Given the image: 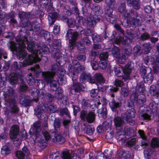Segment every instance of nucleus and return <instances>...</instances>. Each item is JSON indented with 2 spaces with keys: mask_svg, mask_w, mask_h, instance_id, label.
Listing matches in <instances>:
<instances>
[{
  "mask_svg": "<svg viewBox=\"0 0 159 159\" xmlns=\"http://www.w3.org/2000/svg\"><path fill=\"white\" fill-rule=\"evenodd\" d=\"M150 93L151 95L153 96L152 101L150 102L149 105V109H146L143 110V111L139 114L140 118L145 121L150 120V117L152 115L154 117L157 115L159 118V113H158L159 103V91L157 89L156 86L152 85L150 88Z\"/></svg>",
  "mask_w": 159,
  "mask_h": 159,
  "instance_id": "f257e3e1",
  "label": "nucleus"
},
{
  "mask_svg": "<svg viewBox=\"0 0 159 159\" xmlns=\"http://www.w3.org/2000/svg\"><path fill=\"white\" fill-rule=\"evenodd\" d=\"M41 131L40 123L39 121H37L33 124V126H31L29 134L31 136L34 135L36 141L41 144L40 146H42L44 147V148L46 147L48 144L46 141H48L51 137L48 131L43 132L42 134L44 137V139L41 134Z\"/></svg>",
  "mask_w": 159,
  "mask_h": 159,
  "instance_id": "f03ea898",
  "label": "nucleus"
},
{
  "mask_svg": "<svg viewBox=\"0 0 159 159\" xmlns=\"http://www.w3.org/2000/svg\"><path fill=\"white\" fill-rule=\"evenodd\" d=\"M57 63L52 66L51 71H45L51 73L52 77L57 78V82L60 84L62 85L65 83V80L63 79L65 72L62 70H60L61 66H62L64 63L60 62L58 60L56 61Z\"/></svg>",
  "mask_w": 159,
  "mask_h": 159,
  "instance_id": "7ed1b4c3",
  "label": "nucleus"
},
{
  "mask_svg": "<svg viewBox=\"0 0 159 159\" xmlns=\"http://www.w3.org/2000/svg\"><path fill=\"white\" fill-rule=\"evenodd\" d=\"M125 106L127 109L128 113H122L121 117L123 119L125 120L129 125H133L135 122L133 118L135 117L136 114L133 103L128 100L125 102Z\"/></svg>",
  "mask_w": 159,
  "mask_h": 159,
  "instance_id": "20e7f679",
  "label": "nucleus"
},
{
  "mask_svg": "<svg viewBox=\"0 0 159 159\" xmlns=\"http://www.w3.org/2000/svg\"><path fill=\"white\" fill-rule=\"evenodd\" d=\"M94 15H90L87 19V25L89 28H93L94 25L99 21L102 17L103 11L99 6H95L93 8Z\"/></svg>",
  "mask_w": 159,
  "mask_h": 159,
  "instance_id": "39448f33",
  "label": "nucleus"
},
{
  "mask_svg": "<svg viewBox=\"0 0 159 159\" xmlns=\"http://www.w3.org/2000/svg\"><path fill=\"white\" fill-rule=\"evenodd\" d=\"M126 33L130 38L126 36L123 37L120 36H117L114 39L115 43L117 45H119L120 43L123 45L129 44L132 43L133 39L138 36L137 32L132 29L127 30Z\"/></svg>",
  "mask_w": 159,
  "mask_h": 159,
  "instance_id": "423d86ee",
  "label": "nucleus"
},
{
  "mask_svg": "<svg viewBox=\"0 0 159 159\" xmlns=\"http://www.w3.org/2000/svg\"><path fill=\"white\" fill-rule=\"evenodd\" d=\"M145 90V87L143 82L141 81L138 83L136 88V91L131 95V99L134 101H136L137 103L139 104H143L146 100L145 96L142 94L138 98V93H144Z\"/></svg>",
  "mask_w": 159,
  "mask_h": 159,
  "instance_id": "0eeeda50",
  "label": "nucleus"
},
{
  "mask_svg": "<svg viewBox=\"0 0 159 159\" xmlns=\"http://www.w3.org/2000/svg\"><path fill=\"white\" fill-rule=\"evenodd\" d=\"M127 23L133 28L138 26L139 24L140 16L136 11L131 10L126 14Z\"/></svg>",
  "mask_w": 159,
  "mask_h": 159,
  "instance_id": "6e6552de",
  "label": "nucleus"
},
{
  "mask_svg": "<svg viewBox=\"0 0 159 159\" xmlns=\"http://www.w3.org/2000/svg\"><path fill=\"white\" fill-rule=\"evenodd\" d=\"M42 74L46 82L48 83H50V88L52 90L56 91L58 88H60L57 84L58 83L57 82V78H55L56 80H55L54 77H52V76L51 75V73L48 72H43Z\"/></svg>",
  "mask_w": 159,
  "mask_h": 159,
  "instance_id": "1a4fd4ad",
  "label": "nucleus"
},
{
  "mask_svg": "<svg viewBox=\"0 0 159 159\" xmlns=\"http://www.w3.org/2000/svg\"><path fill=\"white\" fill-rule=\"evenodd\" d=\"M156 46L158 53L157 56H147L144 58V63L147 65L150 64L157 65L159 63V43H157Z\"/></svg>",
  "mask_w": 159,
  "mask_h": 159,
  "instance_id": "9d476101",
  "label": "nucleus"
},
{
  "mask_svg": "<svg viewBox=\"0 0 159 159\" xmlns=\"http://www.w3.org/2000/svg\"><path fill=\"white\" fill-rule=\"evenodd\" d=\"M84 87L83 84L79 82L73 83L70 89V93L73 95L77 94L79 96L81 91L84 90Z\"/></svg>",
  "mask_w": 159,
  "mask_h": 159,
  "instance_id": "9b49d317",
  "label": "nucleus"
},
{
  "mask_svg": "<svg viewBox=\"0 0 159 159\" xmlns=\"http://www.w3.org/2000/svg\"><path fill=\"white\" fill-rule=\"evenodd\" d=\"M134 68L133 64L131 61L127 63L123 68V80L126 81L130 79L129 74Z\"/></svg>",
  "mask_w": 159,
  "mask_h": 159,
  "instance_id": "f8f14e48",
  "label": "nucleus"
},
{
  "mask_svg": "<svg viewBox=\"0 0 159 159\" xmlns=\"http://www.w3.org/2000/svg\"><path fill=\"white\" fill-rule=\"evenodd\" d=\"M108 54L107 52H102L99 57L100 61L98 62L99 67L102 69H105L107 66V59Z\"/></svg>",
  "mask_w": 159,
  "mask_h": 159,
  "instance_id": "ddd939ff",
  "label": "nucleus"
},
{
  "mask_svg": "<svg viewBox=\"0 0 159 159\" xmlns=\"http://www.w3.org/2000/svg\"><path fill=\"white\" fill-rule=\"evenodd\" d=\"M32 63L33 59L31 57L29 56L28 57L27 59L25 60L23 62H19V63H18L16 61L14 62L13 65L16 69H20L22 66L23 67H25L28 65H31Z\"/></svg>",
  "mask_w": 159,
  "mask_h": 159,
  "instance_id": "4468645a",
  "label": "nucleus"
},
{
  "mask_svg": "<svg viewBox=\"0 0 159 159\" xmlns=\"http://www.w3.org/2000/svg\"><path fill=\"white\" fill-rule=\"evenodd\" d=\"M19 46V48L15 52L17 58L20 60H22L26 57L27 52L25 50V44L20 45Z\"/></svg>",
  "mask_w": 159,
  "mask_h": 159,
  "instance_id": "2eb2a0df",
  "label": "nucleus"
},
{
  "mask_svg": "<svg viewBox=\"0 0 159 159\" xmlns=\"http://www.w3.org/2000/svg\"><path fill=\"white\" fill-rule=\"evenodd\" d=\"M131 50L129 51L127 49H125L117 58L118 62L120 64L125 63L126 60L131 54Z\"/></svg>",
  "mask_w": 159,
  "mask_h": 159,
  "instance_id": "dca6fc26",
  "label": "nucleus"
},
{
  "mask_svg": "<svg viewBox=\"0 0 159 159\" xmlns=\"http://www.w3.org/2000/svg\"><path fill=\"white\" fill-rule=\"evenodd\" d=\"M54 132V138L52 139V141L55 143L58 144H63L66 141L65 138L63 137L61 133L57 131Z\"/></svg>",
  "mask_w": 159,
  "mask_h": 159,
  "instance_id": "f3484780",
  "label": "nucleus"
},
{
  "mask_svg": "<svg viewBox=\"0 0 159 159\" xmlns=\"http://www.w3.org/2000/svg\"><path fill=\"white\" fill-rule=\"evenodd\" d=\"M19 127L16 125H13L11 128L9 135L11 139H16L19 133Z\"/></svg>",
  "mask_w": 159,
  "mask_h": 159,
  "instance_id": "a211bd4d",
  "label": "nucleus"
},
{
  "mask_svg": "<svg viewBox=\"0 0 159 159\" xmlns=\"http://www.w3.org/2000/svg\"><path fill=\"white\" fill-rule=\"evenodd\" d=\"M78 36V33L77 31L70 29L67 31L66 35V39H68L69 40H76Z\"/></svg>",
  "mask_w": 159,
  "mask_h": 159,
  "instance_id": "6ab92c4d",
  "label": "nucleus"
},
{
  "mask_svg": "<svg viewBox=\"0 0 159 159\" xmlns=\"http://www.w3.org/2000/svg\"><path fill=\"white\" fill-rule=\"evenodd\" d=\"M38 35L44 37L45 40L48 42H51L53 39L52 35L50 33L44 30H40Z\"/></svg>",
  "mask_w": 159,
  "mask_h": 159,
  "instance_id": "aec40b11",
  "label": "nucleus"
},
{
  "mask_svg": "<svg viewBox=\"0 0 159 159\" xmlns=\"http://www.w3.org/2000/svg\"><path fill=\"white\" fill-rule=\"evenodd\" d=\"M31 70L33 72L34 75L36 78H40L41 77L43 76L42 73L45 72H42L41 70L39 65L36 64L34 65L31 68Z\"/></svg>",
  "mask_w": 159,
  "mask_h": 159,
  "instance_id": "412c9836",
  "label": "nucleus"
},
{
  "mask_svg": "<svg viewBox=\"0 0 159 159\" xmlns=\"http://www.w3.org/2000/svg\"><path fill=\"white\" fill-rule=\"evenodd\" d=\"M92 84H103L105 83L104 78L102 74L99 73L95 74L93 77V79H92Z\"/></svg>",
  "mask_w": 159,
  "mask_h": 159,
  "instance_id": "4be33fe9",
  "label": "nucleus"
},
{
  "mask_svg": "<svg viewBox=\"0 0 159 159\" xmlns=\"http://www.w3.org/2000/svg\"><path fill=\"white\" fill-rule=\"evenodd\" d=\"M122 105L121 101L116 102L114 100H112L109 103V106L113 111L116 112L117 110L120 109Z\"/></svg>",
  "mask_w": 159,
  "mask_h": 159,
  "instance_id": "5701e85b",
  "label": "nucleus"
},
{
  "mask_svg": "<svg viewBox=\"0 0 159 159\" xmlns=\"http://www.w3.org/2000/svg\"><path fill=\"white\" fill-rule=\"evenodd\" d=\"M46 107L43 104L38 106L34 109V114L38 118L41 117L42 114L45 112Z\"/></svg>",
  "mask_w": 159,
  "mask_h": 159,
  "instance_id": "b1692460",
  "label": "nucleus"
},
{
  "mask_svg": "<svg viewBox=\"0 0 159 159\" xmlns=\"http://www.w3.org/2000/svg\"><path fill=\"white\" fill-rule=\"evenodd\" d=\"M22 44H18L13 41H10L7 44L9 49H10L13 53L16 52L18 49L19 47V45Z\"/></svg>",
  "mask_w": 159,
  "mask_h": 159,
  "instance_id": "393cba45",
  "label": "nucleus"
},
{
  "mask_svg": "<svg viewBox=\"0 0 159 159\" xmlns=\"http://www.w3.org/2000/svg\"><path fill=\"white\" fill-rule=\"evenodd\" d=\"M39 2L40 6L48 11L50 10L52 7V6L49 4V0H39Z\"/></svg>",
  "mask_w": 159,
  "mask_h": 159,
  "instance_id": "a878e982",
  "label": "nucleus"
},
{
  "mask_svg": "<svg viewBox=\"0 0 159 159\" xmlns=\"http://www.w3.org/2000/svg\"><path fill=\"white\" fill-rule=\"evenodd\" d=\"M144 82L146 83H150L154 79V75L152 71H149L143 77Z\"/></svg>",
  "mask_w": 159,
  "mask_h": 159,
  "instance_id": "bb28decb",
  "label": "nucleus"
},
{
  "mask_svg": "<svg viewBox=\"0 0 159 159\" xmlns=\"http://www.w3.org/2000/svg\"><path fill=\"white\" fill-rule=\"evenodd\" d=\"M31 94L34 98L33 100L36 102H38L41 96L39 91L36 89L33 88L31 90Z\"/></svg>",
  "mask_w": 159,
  "mask_h": 159,
  "instance_id": "cd10ccee",
  "label": "nucleus"
},
{
  "mask_svg": "<svg viewBox=\"0 0 159 159\" xmlns=\"http://www.w3.org/2000/svg\"><path fill=\"white\" fill-rule=\"evenodd\" d=\"M80 81H81L82 83L87 81L92 83V78L91 75L89 74H87L84 73L82 74L80 76Z\"/></svg>",
  "mask_w": 159,
  "mask_h": 159,
  "instance_id": "c85d7f7f",
  "label": "nucleus"
},
{
  "mask_svg": "<svg viewBox=\"0 0 159 159\" xmlns=\"http://www.w3.org/2000/svg\"><path fill=\"white\" fill-rule=\"evenodd\" d=\"M18 75L16 73H11L9 77L10 83L12 85L16 84L18 81Z\"/></svg>",
  "mask_w": 159,
  "mask_h": 159,
  "instance_id": "c756f323",
  "label": "nucleus"
},
{
  "mask_svg": "<svg viewBox=\"0 0 159 159\" xmlns=\"http://www.w3.org/2000/svg\"><path fill=\"white\" fill-rule=\"evenodd\" d=\"M3 91L5 97L8 96H12L14 94V90L11 87H8L4 88Z\"/></svg>",
  "mask_w": 159,
  "mask_h": 159,
  "instance_id": "7c9ffc66",
  "label": "nucleus"
},
{
  "mask_svg": "<svg viewBox=\"0 0 159 159\" xmlns=\"http://www.w3.org/2000/svg\"><path fill=\"white\" fill-rule=\"evenodd\" d=\"M139 1L137 0H128L129 6L132 7L134 9L138 10L139 9L140 6Z\"/></svg>",
  "mask_w": 159,
  "mask_h": 159,
  "instance_id": "2f4dec72",
  "label": "nucleus"
},
{
  "mask_svg": "<svg viewBox=\"0 0 159 159\" xmlns=\"http://www.w3.org/2000/svg\"><path fill=\"white\" fill-rule=\"evenodd\" d=\"M57 15L55 12L49 13L48 15L49 24L50 26L52 25L56 21Z\"/></svg>",
  "mask_w": 159,
  "mask_h": 159,
  "instance_id": "473e14b6",
  "label": "nucleus"
},
{
  "mask_svg": "<svg viewBox=\"0 0 159 159\" xmlns=\"http://www.w3.org/2000/svg\"><path fill=\"white\" fill-rule=\"evenodd\" d=\"M60 52L58 48H53L52 52V56L55 59H56V61L58 60L60 62H62L60 60Z\"/></svg>",
  "mask_w": 159,
  "mask_h": 159,
  "instance_id": "72a5a7b5",
  "label": "nucleus"
},
{
  "mask_svg": "<svg viewBox=\"0 0 159 159\" xmlns=\"http://www.w3.org/2000/svg\"><path fill=\"white\" fill-rule=\"evenodd\" d=\"M40 24H36L34 22L30 23V27L29 30L30 31H32L35 32H38L40 29Z\"/></svg>",
  "mask_w": 159,
  "mask_h": 159,
  "instance_id": "f704fd0d",
  "label": "nucleus"
},
{
  "mask_svg": "<svg viewBox=\"0 0 159 159\" xmlns=\"http://www.w3.org/2000/svg\"><path fill=\"white\" fill-rule=\"evenodd\" d=\"M27 44V49L29 52H35V51L38 53L37 50L35 48V44L31 40L26 43Z\"/></svg>",
  "mask_w": 159,
  "mask_h": 159,
  "instance_id": "c9c22d12",
  "label": "nucleus"
},
{
  "mask_svg": "<svg viewBox=\"0 0 159 159\" xmlns=\"http://www.w3.org/2000/svg\"><path fill=\"white\" fill-rule=\"evenodd\" d=\"M95 114L93 112L90 111L88 113L86 120L88 123H92L95 120Z\"/></svg>",
  "mask_w": 159,
  "mask_h": 159,
  "instance_id": "e433bc0d",
  "label": "nucleus"
},
{
  "mask_svg": "<svg viewBox=\"0 0 159 159\" xmlns=\"http://www.w3.org/2000/svg\"><path fill=\"white\" fill-rule=\"evenodd\" d=\"M41 46H40L39 52V53L46 54H47L49 52V50L48 47L47 45L44 43L42 44H40Z\"/></svg>",
  "mask_w": 159,
  "mask_h": 159,
  "instance_id": "4c0bfd02",
  "label": "nucleus"
},
{
  "mask_svg": "<svg viewBox=\"0 0 159 159\" xmlns=\"http://www.w3.org/2000/svg\"><path fill=\"white\" fill-rule=\"evenodd\" d=\"M149 71H152V69L148 67L142 66L140 69V74L141 77H143L144 75Z\"/></svg>",
  "mask_w": 159,
  "mask_h": 159,
  "instance_id": "58836bf2",
  "label": "nucleus"
},
{
  "mask_svg": "<svg viewBox=\"0 0 159 159\" xmlns=\"http://www.w3.org/2000/svg\"><path fill=\"white\" fill-rule=\"evenodd\" d=\"M61 120L60 118L55 119L53 122V125L54 130L58 131L61 127Z\"/></svg>",
  "mask_w": 159,
  "mask_h": 159,
  "instance_id": "ea45409f",
  "label": "nucleus"
},
{
  "mask_svg": "<svg viewBox=\"0 0 159 159\" xmlns=\"http://www.w3.org/2000/svg\"><path fill=\"white\" fill-rule=\"evenodd\" d=\"M114 124L116 128L122 126L123 120L119 117L116 116L114 119Z\"/></svg>",
  "mask_w": 159,
  "mask_h": 159,
  "instance_id": "a19ab883",
  "label": "nucleus"
},
{
  "mask_svg": "<svg viewBox=\"0 0 159 159\" xmlns=\"http://www.w3.org/2000/svg\"><path fill=\"white\" fill-rule=\"evenodd\" d=\"M104 32V36L105 38H108L111 39H114L116 34V32L115 31H113L112 33L108 30Z\"/></svg>",
  "mask_w": 159,
  "mask_h": 159,
  "instance_id": "79ce46f5",
  "label": "nucleus"
},
{
  "mask_svg": "<svg viewBox=\"0 0 159 159\" xmlns=\"http://www.w3.org/2000/svg\"><path fill=\"white\" fill-rule=\"evenodd\" d=\"M11 151L9 147L7 145H5L1 148V154L3 156H5L11 153Z\"/></svg>",
  "mask_w": 159,
  "mask_h": 159,
  "instance_id": "37998d69",
  "label": "nucleus"
},
{
  "mask_svg": "<svg viewBox=\"0 0 159 159\" xmlns=\"http://www.w3.org/2000/svg\"><path fill=\"white\" fill-rule=\"evenodd\" d=\"M82 30H80V33L81 34H84V35L86 36H92L93 34V30L91 29H88L85 30L81 27H79Z\"/></svg>",
  "mask_w": 159,
  "mask_h": 159,
  "instance_id": "c03bdc74",
  "label": "nucleus"
},
{
  "mask_svg": "<svg viewBox=\"0 0 159 159\" xmlns=\"http://www.w3.org/2000/svg\"><path fill=\"white\" fill-rule=\"evenodd\" d=\"M82 108L86 109H87L90 106V101L87 98H84L81 102Z\"/></svg>",
  "mask_w": 159,
  "mask_h": 159,
  "instance_id": "a18cd8bd",
  "label": "nucleus"
},
{
  "mask_svg": "<svg viewBox=\"0 0 159 159\" xmlns=\"http://www.w3.org/2000/svg\"><path fill=\"white\" fill-rule=\"evenodd\" d=\"M105 89L106 91L109 93H114L117 92L119 89L116 86L110 85L106 86Z\"/></svg>",
  "mask_w": 159,
  "mask_h": 159,
  "instance_id": "49530a36",
  "label": "nucleus"
},
{
  "mask_svg": "<svg viewBox=\"0 0 159 159\" xmlns=\"http://www.w3.org/2000/svg\"><path fill=\"white\" fill-rule=\"evenodd\" d=\"M150 145L152 148H154L159 147V140L157 138H153L152 139Z\"/></svg>",
  "mask_w": 159,
  "mask_h": 159,
  "instance_id": "de8ad7c7",
  "label": "nucleus"
},
{
  "mask_svg": "<svg viewBox=\"0 0 159 159\" xmlns=\"http://www.w3.org/2000/svg\"><path fill=\"white\" fill-rule=\"evenodd\" d=\"M20 101L21 103L25 107H29L31 105V104L32 102V100L30 99H28L25 98L23 99L22 98Z\"/></svg>",
  "mask_w": 159,
  "mask_h": 159,
  "instance_id": "09e8293b",
  "label": "nucleus"
},
{
  "mask_svg": "<svg viewBox=\"0 0 159 159\" xmlns=\"http://www.w3.org/2000/svg\"><path fill=\"white\" fill-rule=\"evenodd\" d=\"M63 91L61 88H58L54 94V97L57 99H61L63 96Z\"/></svg>",
  "mask_w": 159,
  "mask_h": 159,
  "instance_id": "8fccbe9b",
  "label": "nucleus"
},
{
  "mask_svg": "<svg viewBox=\"0 0 159 159\" xmlns=\"http://www.w3.org/2000/svg\"><path fill=\"white\" fill-rule=\"evenodd\" d=\"M112 54L114 57L117 58L120 54V48L116 46H114L112 50Z\"/></svg>",
  "mask_w": 159,
  "mask_h": 159,
  "instance_id": "3c124183",
  "label": "nucleus"
},
{
  "mask_svg": "<svg viewBox=\"0 0 159 159\" xmlns=\"http://www.w3.org/2000/svg\"><path fill=\"white\" fill-rule=\"evenodd\" d=\"M41 58H39L38 57V55L37 54H36L35 55V57L36 59H37L38 61H41L44 64L46 65L48 63V58L45 57L42 55H41Z\"/></svg>",
  "mask_w": 159,
  "mask_h": 159,
  "instance_id": "603ef678",
  "label": "nucleus"
},
{
  "mask_svg": "<svg viewBox=\"0 0 159 159\" xmlns=\"http://www.w3.org/2000/svg\"><path fill=\"white\" fill-rule=\"evenodd\" d=\"M115 73L116 76L122 77L123 76V69L120 67H116L115 68Z\"/></svg>",
  "mask_w": 159,
  "mask_h": 159,
  "instance_id": "864d4df0",
  "label": "nucleus"
},
{
  "mask_svg": "<svg viewBox=\"0 0 159 159\" xmlns=\"http://www.w3.org/2000/svg\"><path fill=\"white\" fill-rule=\"evenodd\" d=\"M151 45L150 42L145 43L143 45V48L146 54H148L151 50Z\"/></svg>",
  "mask_w": 159,
  "mask_h": 159,
  "instance_id": "5fc2aeb1",
  "label": "nucleus"
},
{
  "mask_svg": "<svg viewBox=\"0 0 159 159\" xmlns=\"http://www.w3.org/2000/svg\"><path fill=\"white\" fill-rule=\"evenodd\" d=\"M134 133V130L130 127H126L124 129V133L125 135L132 136Z\"/></svg>",
  "mask_w": 159,
  "mask_h": 159,
  "instance_id": "6e6d98bb",
  "label": "nucleus"
},
{
  "mask_svg": "<svg viewBox=\"0 0 159 159\" xmlns=\"http://www.w3.org/2000/svg\"><path fill=\"white\" fill-rule=\"evenodd\" d=\"M94 131V128L93 125H89L86 127V133L89 135H92Z\"/></svg>",
  "mask_w": 159,
  "mask_h": 159,
  "instance_id": "4d7b16f0",
  "label": "nucleus"
},
{
  "mask_svg": "<svg viewBox=\"0 0 159 159\" xmlns=\"http://www.w3.org/2000/svg\"><path fill=\"white\" fill-rule=\"evenodd\" d=\"M76 46L78 49L81 51L84 52L85 49L84 43L81 42H78L76 43Z\"/></svg>",
  "mask_w": 159,
  "mask_h": 159,
  "instance_id": "13d9d810",
  "label": "nucleus"
},
{
  "mask_svg": "<svg viewBox=\"0 0 159 159\" xmlns=\"http://www.w3.org/2000/svg\"><path fill=\"white\" fill-rule=\"evenodd\" d=\"M98 113H100L103 118H106L107 115V109L106 107L102 106V108L99 110Z\"/></svg>",
  "mask_w": 159,
  "mask_h": 159,
  "instance_id": "bf43d9fd",
  "label": "nucleus"
},
{
  "mask_svg": "<svg viewBox=\"0 0 159 159\" xmlns=\"http://www.w3.org/2000/svg\"><path fill=\"white\" fill-rule=\"evenodd\" d=\"M141 50L140 46H137L134 47L133 51V54L136 57L139 56L141 54Z\"/></svg>",
  "mask_w": 159,
  "mask_h": 159,
  "instance_id": "052dcab7",
  "label": "nucleus"
},
{
  "mask_svg": "<svg viewBox=\"0 0 159 159\" xmlns=\"http://www.w3.org/2000/svg\"><path fill=\"white\" fill-rule=\"evenodd\" d=\"M30 15V12H26L22 11L19 14V16L21 20H23V19L29 18Z\"/></svg>",
  "mask_w": 159,
  "mask_h": 159,
  "instance_id": "680f3d73",
  "label": "nucleus"
},
{
  "mask_svg": "<svg viewBox=\"0 0 159 159\" xmlns=\"http://www.w3.org/2000/svg\"><path fill=\"white\" fill-rule=\"evenodd\" d=\"M118 11L120 13L125 14L127 12L125 4L124 3L121 4V5L118 7Z\"/></svg>",
  "mask_w": 159,
  "mask_h": 159,
  "instance_id": "e2e57ef3",
  "label": "nucleus"
},
{
  "mask_svg": "<svg viewBox=\"0 0 159 159\" xmlns=\"http://www.w3.org/2000/svg\"><path fill=\"white\" fill-rule=\"evenodd\" d=\"M114 27L116 29V31L120 34H122L123 36L125 34V31L121 27L120 25L118 24H116L114 25Z\"/></svg>",
  "mask_w": 159,
  "mask_h": 159,
  "instance_id": "0e129e2a",
  "label": "nucleus"
},
{
  "mask_svg": "<svg viewBox=\"0 0 159 159\" xmlns=\"http://www.w3.org/2000/svg\"><path fill=\"white\" fill-rule=\"evenodd\" d=\"M71 155L68 151H64L62 153V159H71Z\"/></svg>",
  "mask_w": 159,
  "mask_h": 159,
  "instance_id": "69168bd1",
  "label": "nucleus"
},
{
  "mask_svg": "<svg viewBox=\"0 0 159 159\" xmlns=\"http://www.w3.org/2000/svg\"><path fill=\"white\" fill-rule=\"evenodd\" d=\"M121 95L123 97H126L129 95V89L126 87H122L120 91Z\"/></svg>",
  "mask_w": 159,
  "mask_h": 159,
  "instance_id": "338daca9",
  "label": "nucleus"
},
{
  "mask_svg": "<svg viewBox=\"0 0 159 159\" xmlns=\"http://www.w3.org/2000/svg\"><path fill=\"white\" fill-rule=\"evenodd\" d=\"M92 39L94 43H98L101 41V38L99 35L97 34H93L92 36Z\"/></svg>",
  "mask_w": 159,
  "mask_h": 159,
  "instance_id": "774afa93",
  "label": "nucleus"
}]
</instances>
